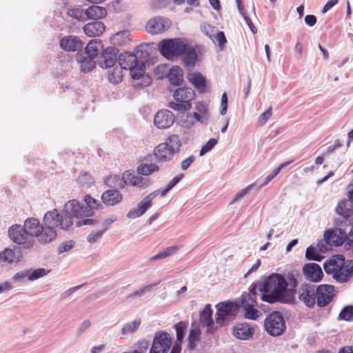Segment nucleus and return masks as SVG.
Segmentation results:
<instances>
[{
	"instance_id": "34",
	"label": "nucleus",
	"mask_w": 353,
	"mask_h": 353,
	"mask_svg": "<svg viewBox=\"0 0 353 353\" xmlns=\"http://www.w3.org/2000/svg\"><path fill=\"white\" fill-rule=\"evenodd\" d=\"M212 314V310L210 305H207L200 314V321L203 326L207 327L208 331H210L214 325Z\"/></svg>"
},
{
	"instance_id": "31",
	"label": "nucleus",
	"mask_w": 353,
	"mask_h": 353,
	"mask_svg": "<svg viewBox=\"0 0 353 353\" xmlns=\"http://www.w3.org/2000/svg\"><path fill=\"white\" fill-rule=\"evenodd\" d=\"M86 20H97L105 17L107 14V10L105 8L99 6H92L85 10Z\"/></svg>"
},
{
	"instance_id": "16",
	"label": "nucleus",
	"mask_w": 353,
	"mask_h": 353,
	"mask_svg": "<svg viewBox=\"0 0 353 353\" xmlns=\"http://www.w3.org/2000/svg\"><path fill=\"white\" fill-rule=\"evenodd\" d=\"M171 21L165 17H156L150 19L146 26L145 29L148 32L157 34L161 33L170 28Z\"/></svg>"
},
{
	"instance_id": "42",
	"label": "nucleus",
	"mask_w": 353,
	"mask_h": 353,
	"mask_svg": "<svg viewBox=\"0 0 353 353\" xmlns=\"http://www.w3.org/2000/svg\"><path fill=\"white\" fill-rule=\"evenodd\" d=\"M158 170V166L153 163L141 164L137 168V173L142 176H148Z\"/></svg>"
},
{
	"instance_id": "12",
	"label": "nucleus",
	"mask_w": 353,
	"mask_h": 353,
	"mask_svg": "<svg viewBox=\"0 0 353 353\" xmlns=\"http://www.w3.org/2000/svg\"><path fill=\"white\" fill-rule=\"evenodd\" d=\"M265 331L273 336L281 335L285 330V322L279 312H273L268 315L264 322Z\"/></svg>"
},
{
	"instance_id": "2",
	"label": "nucleus",
	"mask_w": 353,
	"mask_h": 353,
	"mask_svg": "<svg viewBox=\"0 0 353 353\" xmlns=\"http://www.w3.org/2000/svg\"><path fill=\"white\" fill-rule=\"evenodd\" d=\"M63 211L66 219L72 221V225L74 224L77 228L94 223V221L90 218V210L76 199L68 201L64 205Z\"/></svg>"
},
{
	"instance_id": "6",
	"label": "nucleus",
	"mask_w": 353,
	"mask_h": 353,
	"mask_svg": "<svg viewBox=\"0 0 353 353\" xmlns=\"http://www.w3.org/2000/svg\"><path fill=\"white\" fill-rule=\"evenodd\" d=\"M105 183L108 186L116 188H123L125 185L144 188L149 185L150 181L148 179L140 176L137 172L126 170L123 172L122 178L117 175L110 176L106 179Z\"/></svg>"
},
{
	"instance_id": "19",
	"label": "nucleus",
	"mask_w": 353,
	"mask_h": 353,
	"mask_svg": "<svg viewBox=\"0 0 353 353\" xmlns=\"http://www.w3.org/2000/svg\"><path fill=\"white\" fill-rule=\"evenodd\" d=\"M317 304L325 306L329 303L334 295V287L330 285H321L315 292Z\"/></svg>"
},
{
	"instance_id": "54",
	"label": "nucleus",
	"mask_w": 353,
	"mask_h": 353,
	"mask_svg": "<svg viewBox=\"0 0 353 353\" xmlns=\"http://www.w3.org/2000/svg\"><path fill=\"white\" fill-rule=\"evenodd\" d=\"M155 284H150L145 285L141 288L140 290L136 291L132 296H143L148 295L153 290Z\"/></svg>"
},
{
	"instance_id": "52",
	"label": "nucleus",
	"mask_w": 353,
	"mask_h": 353,
	"mask_svg": "<svg viewBox=\"0 0 353 353\" xmlns=\"http://www.w3.org/2000/svg\"><path fill=\"white\" fill-rule=\"evenodd\" d=\"M272 115V108L270 107L265 112L259 115L257 119L258 124L260 126L264 125Z\"/></svg>"
},
{
	"instance_id": "37",
	"label": "nucleus",
	"mask_w": 353,
	"mask_h": 353,
	"mask_svg": "<svg viewBox=\"0 0 353 353\" xmlns=\"http://www.w3.org/2000/svg\"><path fill=\"white\" fill-rule=\"evenodd\" d=\"M189 81L193 84L197 89L203 90L205 86V77L199 72H192L188 75Z\"/></svg>"
},
{
	"instance_id": "13",
	"label": "nucleus",
	"mask_w": 353,
	"mask_h": 353,
	"mask_svg": "<svg viewBox=\"0 0 353 353\" xmlns=\"http://www.w3.org/2000/svg\"><path fill=\"white\" fill-rule=\"evenodd\" d=\"M8 236L14 243L29 249L32 248V241L30 240L28 234L26 232L24 225L15 224L9 228Z\"/></svg>"
},
{
	"instance_id": "1",
	"label": "nucleus",
	"mask_w": 353,
	"mask_h": 353,
	"mask_svg": "<svg viewBox=\"0 0 353 353\" xmlns=\"http://www.w3.org/2000/svg\"><path fill=\"white\" fill-rule=\"evenodd\" d=\"M295 285L294 279H286L280 274L273 273L259 284V290L266 293L261 295V299L270 303L276 301L290 303L294 296Z\"/></svg>"
},
{
	"instance_id": "23",
	"label": "nucleus",
	"mask_w": 353,
	"mask_h": 353,
	"mask_svg": "<svg viewBox=\"0 0 353 353\" xmlns=\"http://www.w3.org/2000/svg\"><path fill=\"white\" fill-rule=\"evenodd\" d=\"M181 56L186 68L192 69L195 67L196 63L198 61V54L196 50L193 47L186 43L185 48Z\"/></svg>"
},
{
	"instance_id": "36",
	"label": "nucleus",
	"mask_w": 353,
	"mask_h": 353,
	"mask_svg": "<svg viewBox=\"0 0 353 353\" xmlns=\"http://www.w3.org/2000/svg\"><path fill=\"white\" fill-rule=\"evenodd\" d=\"M168 71V77L172 84L178 85L183 81V72L179 66H173Z\"/></svg>"
},
{
	"instance_id": "35",
	"label": "nucleus",
	"mask_w": 353,
	"mask_h": 353,
	"mask_svg": "<svg viewBox=\"0 0 353 353\" xmlns=\"http://www.w3.org/2000/svg\"><path fill=\"white\" fill-rule=\"evenodd\" d=\"M336 212L338 214L343 216L344 221H341V224L345 225V221H347V223L348 224L349 221L353 224V218L347 219L352 214V210L347 206V201H341L339 203L338 206L336 208Z\"/></svg>"
},
{
	"instance_id": "45",
	"label": "nucleus",
	"mask_w": 353,
	"mask_h": 353,
	"mask_svg": "<svg viewBox=\"0 0 353 353\" xmlns=\"http://www.w3.org/2000/svg\"><path fill=\"white\" fill-rule=\"evenodd\" d=\"M237 8L239 13L243 17L247 25L249 26L250 30L253 34H256L257 32L256 28L254 26L250 19L247 16L245 12L244 11L243 6L242 5L241 0H236Z\"/></svg>"
},
{
	"instance_id": "57",
	"label": "nucleus",
	"mask_w": 353,
	"mask_h": 353,
	"mask_svg": "<svg viewBox=\"0 0 353 353\" xmlns=\"http://www.w3.org/2000/svg\"><path fill=\"white\" fill-rule=\"evenodd\" d=\"M217 140L215 139H210L200 150V156H203L207 152H210L217 143Z\"/></svg>"
},
{
	"instance_id": "48",
	"label": "nucleus",
	"mask_w": 353,
	"mask_h": 353,
	"mask_svg": "<svg viewBox=\"0 0 353 353\" xmlns=\"http://www.w3.org/2000/svg\"><path fill=\"white\" fill-rule=\"evenodd\" d=\"M165 143L169 146L173 154L178 152L181 147V141L179 137L174 134L170 136Z\"/></svg>"
},
{
	"instance_id": "49",
	"label": "nucleus",
	"mask_w": 353,
	"mask_h": 353,
	"mask_svg": "<svg viewBox=\"0 0 353 353\" xmlns=\"http://www.w3.org/2000/svg\"><path fill=\"white\" fill-rule=\"evenodd\" d=\"M290 163V161H287L281 163L277 168L274 169L270 174H269L265 179L263 183H262L259 188L267 185L270 181H271L285 167Z\"/></svg>"
},
{
	"instance_id": "50",
	"label": "nucleus",
	"mask_w": 353,
	"mask_h": 353,
	"mask_svg": "<svg viewBox=\"0 0 353 353\" xmlns=\"http://www.w3.org/2000/svg\"><path fill=\"white\" fill-rule=\"evenodd\" d=\"M104 232V230L101 229L93 230L88 235L87 241L91 244L97 243L102 238Z\"/></svg>"
},
{
	"instance_id": "3",
	"label": "nucleus",
	"mask_w": 353,
	"mask_h": 353,
	"mask_svg": "<svg viewBox=\"0 0 353 353\" xmlns=\"http://www.w3.org/2000/svg\"><path fill=\"white\" fill-rule=\"evenodd\" d=\"M324 269L337 281L345 282L353 273V260L345 261L343 256L335 255L325 263Z\"/></svg>"
},
{
	"instance_id": "22",
	"label": "nucleus",
	"mask_w": 353,
	"mask_h": 353,
	"mask_svg": "<svg viewBox=\"0 0 353 353\" xmlns=\"http://www.w3.org/2000/svg\"><path fill=\"white\" fill-rule=\"evenodd\" d=\"M60 46L65 51L74 52L82 48L83 42L77 36L68 35L60 40Z\"/></svg>"
},
{
	"instance_id": "55",
	"label": "nucleus",
	"mask_w": 353,
	"mask_h": 353,
	"mask_svg": "<svg viewBox=\"0 0 353 353\" xmlns=\"http://www.w3.org/2000/svg\"><path fill=\"white\" fill-rule=\"evenodd\" d=\"M341 319L346 321H353V307L347 306L340 313Z\"/></svg>"
},
{
	"instance_id": "24",
	"label": "nucleus",
	"mask_w": 353,
	"mask_h": 353,
	"mask_svg": "<svg viewBox=\"0 0 353 353\" xmlns=\"http://www.w3.org/2000/svg\"><path fill=\"white\" fill-rule=\"evenodd\" d=\"M197 112H194L193 117L188 116L187 119L183 122L185 128H190L194 124L193 119L203 123L206 121L207 107L205 104L200 103L196 106Z\"/></svg>"
},
{
	"instance_id": "43",
	"label": "nucleus",
	"mask_w": 353,
	"mask_h": 353,
	"mask_svg": "<svg viewBox=\"0 0 353 353\" xmlns=\"http://www.w3.org/2000/svg\"><path fill=\"white\" fill-rule=\"evenodd\" d=\"M29 270V281H34L41 278L47 276L50 272V270L47 268H37L34 270L30 269Z\"/></svg>"
},
{
	"instance_id": "38",
	"label": "nucleus",
	"mask_w": 353,
	"mask_h": 353,
	"mask_svg": "<svg viewBox=\"0 0 353 353\" xmlns=\"http://www.w3.org/2000/svg\"><path fill=\"white\" fill-rule=\"evenodd\" d=\"M201 331L199 325L196 323H193L191 325L190 334L188 336V341L190 347H194L196 342L199 340Z\"/></svg>"
},
{
	"instance_id": "44",
	"label": "nucleus",
	"mask_w": 353,
	"mask_h": 353,
	"mask_svg": "<svg viewBox=\"0 0 353 353\" xmlns=\"http://www.w3.org/2000/svg\"><path fill=\"white\" fill-rule=\"evenodd\" d=\"M237 8L239 13L243 17L247 25L249 26L250 30L253 34H256L257 32L256 28L254 26L250 19L247 16L245 12L244 11L243 6L242 5L241 0H236Z\"/></svg>"
},
{
	"instance_id": "62",
	"label": "nucleus",
	"mask_w": 353,
	"mask_h": 353,
	"mask_svg": "<svg viewBox=\"0 0 353 353\" xmlns=\"http://www.w3.org/2000/svg\"><path fill=\"white\" fill-rule=\"evenodd\" d=\"M155 72L158 78H163L164 76L167 75L168 72V67L166 65H159L156 68Z\"/></svg>"
},
{
	"instance_id": "60",
	"label": "nucleus",
	"mask_w": 353,
	"mask_h": 353,
	"mask_svg": "<svg viewBox=\"0 0 353 353\" xmlns=\"http://www.w3.org/2000/svg\"><path fill=\"white\" fill-rule=\"evenodd\" d=\"M26 278L29 281V270H22L17 272L13 276L12 280L14 282H22Z\"/></svg>"
},
{
	"instance_id": "4",
	"label": "nucleus",
	"mask_w": 353,
	"mask_h": 353,
	"mask_svg": "<svg viewBox=\"0 0 353 353\" xmlns=\"http://www.w3.org/2000/svg\"><path fill=\"white\" fill-rule=\"evenodd\" d=\"M139 50L136 54L130 53H122L119 56L118 64L123 70L130 71V75L134 79H143L142 85H148L150 83V79L148 76H145L144 61L139 60Z\"/></svg>"
},
{
	"instance_id": "5",
	"label": "nucleus",
	"mask_w": 353,
	"mask_h": 353,
	"mask_svg": "<svg viewBox=\"0 0 353 353\" xmlns=\"http://www.w3.org/2000/svg\"><path fill=\"white\" fill-rule=\"evenodd\" d=\"M43 223L47 232L46 234L51 241L57 238L60 230H66L72 225V221L63 217L57 209L46 212Z\"/></svg>"
},
{
	"instance_id": "18",
	"label": "nucleus",
	"mask_w": 353,
	"mask_h": 353,
	"mask_svg": "<svg viewBox=\"0 0 353 353\" xmlns=\"http://www.w3.org/2000/svg\"><path fill=\"white\" fill-rule=\"evenodd\" d=\"M174 116L168 110L158 111L154 117V124L159 129H167L173 125Z\"/></svg>"
},
{
	"instance_id": "51",
	"label": "nucleus",
	"mask_w": 353,
	"mask_h": 353,
	"mask_svg": "<svg viewBox=\"0 0 353 353\" xmlns=\"http://www.w3.org/2000/svg\"><path fill=\"white\" fill-rule=\"evenodd\" d=\"M211 40L214 43L218 44L219 46L222 48L223 46L226 43L227 40L225 37L223 32L218 31L214 34L212 39Z\"/></svg>"
},
{
	"instance_id": "9",
	"label": "nucleus",
	"mask_w": 353,
	"mask_h": 353,
	"mask_svg": "<svg viewBox=\"0 0 353 353\" xmlns=\"http://www.w3.org/2000/svg\"><path fill=\"white\" fill-rule=\"evenodd\" d=\"M186 43L183 39H164L159 43V50L165 58L173 60L182 54Z\"/></svg>"
},
{
	"instance_id": "21",
	"label": "nucleus",
	"mask_w": 353,
	"mask_h": 353,
	"mask_svg": "<svg viewBox=\"0 0 353 353\" xmlns=\"http://www.w3.org/2000/svg\"><path fill=\"white\" fill-rule=\"evenodd\" d=\"M21 252L19 250L6 248L0 252V263L17 265L21 260Z\"/></svg>"
},
{
	"instance_id": "32",
	"label": "nucleus",
	"mask_w": 353,
	"mask_h": 353,
	"mask_svg": "<svg viewBox=\"0 0 353 353\" xmlns=\"http://www.w3.org/2000/svg\"><path fill=\"white\" fill-rule=\"evenodd\" d=\"M103 46L100 40H92L86 46L85 53L95 59L98 54L102 52Z\"/></svg>"
},
{
	"instance_id": "14",
	"label": "nucleus",
	"mask_w": 353,
	"mask_h": 353,
	"mask_svg": "<svg viewBox=\"0 0 353 353\" xmlns=\"http://www.w3.org/2000/svg\"><path fill=\"white\" fill-rule=\"evenodd\" d=\"M172 345V338L167 332L157 333L150 353H167Z\"/></svg>"
},
{
	"instance_id": "20",
	"label": "nucleus",
	"mask_w": 353,
	"mask_h": 353,
	"mask_svg": "<svg viewBox=\"0 0 353 353\" xmlns=\"http://www.w3.org/2000/svg\"><path fill=\"white\" fill-rule=\"evenodd\" d=\"M118 50L113 47L106 48L103 51L100 61H99V65L102 68H110L117 64Z\"/></svg>"
},
{
	"instance_id": "25",
	"label": "nucleus",
	"mask_w": 353,
	"mask_h": 353,
	"mask_svg": "<svg viewBox=\"0 0 353 353\" xmlns=\"http://www.w3.org/2000/svg\"><path fill=\"white\" fill-rule=\"evenodd\" d=\"M303 272L307 279L313 282L319 281L323 276L321 267L314 263L305 265Z\"/></svg>"
},
{
	"instance_id": "30",
	"label": "nucleus",
	"mask_w": 353,
	"mask_h": 353,
	"mask_svg": "<svg viewBox=\"0 0 353 353\" xmlns=\"http://www.w3.org/2000/svg\"><path fill=\"white\" fill-rule=\"evenodd\" d=\"M299 299L303 301L306 305L310 307L314 305L316 301L315 291L310 287H304L299 291Z\"/></svg>"
},
{
	"instance_id": "26",
	"label": "nucleus",
	"mask_w": 353,
	"mask_h": 353,
	"mask_svg": "<svg viewBox=\"0 0 353 353\" xmlns=\"http://www.w3.org/2000/svg\"><path fill=\"white\" fill-rule=\"evenodd\" d=\"M101 200L105 205L112 206L121 201L122 195L117 190H108L103 193Z\"/></svg>"
},
{
	"instance_id": "56",
	"label": "nucleus",
	"mask_w": 353,
	"mask_h": 353,
	"mask_svg": "<svg viewBox=\"0 0 353 353\" xmlns=\"http://www.w3.org/2000/svg\"><path fill=\"white\" fill-rule=\"evenodd\" d=\"M84 201L86 204V207L91 211V216L92 215V210L97 209L99 207V202L91 197L90 195H86L84 198Z\"/></svg>"
},
{
	"instance_id": "11",
	"label": "nucleus",
	"mask_w": 353,
	"mask_h": 353,
	"mask_svg": "<svg viewBox=\"0 0 353 353\" xmlns=\"http://www.w3.org/2000/svg\"><path fill=\"white\" fill-rule=\"evenodd\" d=\"M194 97V92L190 88H179L174 93V101L170 102V108L176 111H184L191 108L190 101Z\"/></svg>"
},
{
	"instance_id": "28",
	"label": "nucleus",
	"mask_w": 353,
	"mask_h": 353,
	"mask_svg": "<svg viewBox=\"0 0 353 353\" xmlns=\"http://www.w3.org/2000/svg\"><path fill=\"white\" fill-rule=\"evenodd\" d=\"M77 60L80 64L81 69L83 72H90L96 65L94 59L87 55L85 52L78 54L77 55Z\"/></svg>"
},
{
	"instance_id": "63",
	"label": "nucleus",
	"mask_w": 353,
	"mask_h": 353,
	"mask_svg": "<svg viewBox=\"0 0 353 353\" xmlns=\"http://www.w3.org/2000/svg\"><path fill=\"white\" fill-rule=\"evenodd\" d=\"M228 110V97L226 93H223L221 97V110L220 113L222 115H224L226 114Z\"/></svg>"
},
{
	"instance_id": "58",
	"label": "nucleus",
	"mask_w": 353,
	"mask_h": 353,
	"mask_svg": "<svg viewBox=\"0 0 353 353\" xmlns=\"http://www.w3.org/2000/svg\"><path fill=\"white\" fill-rule=\"evenodd\" d=\"M177 250V247L173 246V247H169L165 249L164 250L160 252L157 255L154 256V259H162L167 257L168 256L172 255Z\"/></svg>"
},
{
	"instance_id": "40",
	"label": "nucleus",
	"mask_w": 353,
	"mask_h": 353,
	"mask_svg": "<svg viewBox=\"0 0 353 353\" xmlns=\"http://www.w3.org/2000/svg\"><path fill=\"white\" fill-rule=\"evenodd\" d=\"M130 40V33L126 30L117 32L111 37V42L114 45H123Z\"/></svg>"
},
{
	"instance_id": "64",
	"label": "nucleus",
	"mask_w": 353,
	"mask_h": 353,
	"mask_svg": "<svg viewBox=\"0 0 353 353\" xmlns=\"http://www.w3.org/2000/svg\"><path fill=\"white\" fill-rule=\"evenodd\" d=\"M74 246V243L72 241H68L63 243L59 247V251L60 253L68 252Z\"/></svg>"
},
{
	"instance_id": "39",
	"label": "nucleus",
	"mask_w": 353,
	"mask_h": 353,
	"mask_svg": "<svg viewBox=\"0 0 353 353\" xmlns=\"http://www.w3.org/2000/svg\"><path fill=\"white\" fill-rule=\"evenodd\" d=\"M67 14L78 21H86V14L85 11L84 12L83 9L79 7L72 8L69 7L66 8Z\"/></svg>"
},
{
	"instance_id": "7",
	"label": "nucleus",
	"mask_w": 353,
	"mask_h": 353,
	"mask_svg": "<svg viewBox=\"0 0 353 353\" xmlns=\"http://www.w3.org/2000/svg\"><path fill=\"white\" fill-rule=\"evenodd\" d=\"M174 187L170 181L164 189H158L144 197L137 207L130 210L127 216L130 219H136L142 216L151 206L152 201L158 195L164 197L166 194Z\"/></svg>"
},
{
	"instance_id": "27",
	"label": "nucleus",
	"mask_w": 353,
	"mask_h": 353,
	"mask_svg": "<svg viewBox=\"0 0 353 353\" xmlns=\"http://www.w3.org/2000/svg\"><path fill=\"white\" fill-rule=\"evenodd\" d=\"M83 30L88 37H99L104 32L105 26L103 22L97 21L86 24Z\"/></svg>"
},
{
	"instance_id": "17",
	"label": "nucleus",
	"mask_w": 353,
	"mask_h": 353,
	"mask_svg": "<svg viewBox=\"0 0 353 353\" xmlns=\"http://www.w3.org/2000/svg\"><path fill=\"white\" fill-rule=\"evenodd\" d=\"M256 325L248 323H239L233 327V335L239 340H250L255 332Z\"/></svg>"
},
{
	"instance_id": "15",
	"label": "nucleus",
	"mask_w": 353,
	"mask_h": 353,
	"mask_svg": "<svg viewBox=\"0 0 353 353\" xmlns=\"http://www.w3.org/2000/svg\"><path fill=\"white\" fill-rule=\"evenodd\" d=\"M254 294H245L242 296L241 300V306L245 311V317L251 320H256L261 316V312L255 309L256 301L253 298Z\"/></svg>"
},
{
	"instance_id": "33",
	"label": "nucleus",
	"mask_w": 353,
	"mask_h": 353,
	"mask_svg": "<svg viewBox=\"0 0 353 353\" xmlns=\"http://www.w3.org/2000/svg\"><path fill=\"white\" fill-rule=\"evenodd\" d=\"M108 77L110 82L118 83L122 81L123 69L119 64L108 68Z\"/></svg>"
},
{
	"instance_id": "29",
	"label": "nucleus",
	"mask_w": 353,
	"mask_h": 353,
	"mask_svg": "<svg viewBox=\"0 0 353 353\" xmlns=\"http://www.w3.org/2000/svg\"><path fill=\"white\" fill-rule=\"evenodd\" d=\"M154 154L157 159L163 161L170 160L174 155L165 143L159 144L154 150Z\"/></svg>"
},
{
	"instance_id": "61",
	"label": "nucleus",
	"mask_w": 353,
	"mask_h": 353,
	"mask_svg": "<svg viewBox=\"0 0 353 353\" xmlns=\"http://www.w3.org/2000/svg\"><path fill=\"white\" fill-rule=\"evenodd\" d=\"M305 256L310 260H321V258L318 256L316 250L312 247H310L307 249Z\"/></svg>"
},
{
	"instance_id": "47",
	"label": "nucleus",
	"mask_w": 353,
	"mask_h": 353,
	"mask_svg": "<svg viewBox=\"0 0 353 353\" xmlns=\"http://www.w3.org/2000/svg\"><path fill=\"white\" fill-rule=\"evenodd\" d=\"M78 183L84 189L90 188L94 183V180L87 173L81 174L78 178Z\"/></svg>"
},
{
	"instance_id": "59",
	"label": "nucleus",
	"mask_w": 353,
	"mask_h": 353,
	"mask_svg": "<svg viewBox=\"0 0 353 353\" xmlns=\"http://www.w3.org/2000/svg\"><path fill=\"white\" fill-rule=\"evenodd\" d=\"M124 5L119 1H113L108 4V9L110 11L114 12H119L123 10Z\"/></svg>"
},
{
	"instance_id": "53",
	"label": "nucleus",
	"mask_w": 353,
	"mask_h": 353,
	"mask_svg": "<svg viewBox=\"0 0 353 353\" xmlns=\"http://www.w3.org/2000/svg\"><path fill=\"white\" fill-rule=\"evenodd\" d=\"M201 30L202 32L208 36L210 39H212L214 34L217 32L216 28L206 23L201 24Z\"/></svg>"
},
{
	"instance_id": "41",
	"label": "nucleus",
	"mask_w": 353,
	"mask_h": 353,
	"mask_svg": "<svg viewBox=\"0 0 353 353\" xmlns=\"http://www.w3.org/2000/svg\"><path fill=\"white\" fill-rule=\"evenodd\" d=\"M141 319L136 318L132 321L125 323L122 327L121 332L123 335H128L136 332L141 325Z\"/></svg>"
},
{
	"instance_id": "46",
	"label": "nucleus",
	"mask_w": 353,
	"mask_h": 353,
	"mask_svg": "<svg viewBox=\"0 0 353 353\" xmlns=\"http://www.w3.org/2000/svg\"><path fill=\"white\" fill-rule=\"evenodd\" d=\"M174 327L176 332V341L177 342H181L185 336L188 323L185 321H181L176 324Z\"/></svg>"
},
{
	"instance_id": "10",
	"label": "nucleus",
	"mask_w": 353,
	"mask_h": 353,
	"mask_svg": "<svg viewBox=\"0 0 353 353\" xmlns=\"http://www.w3.org/2000/svg\"><path fill=\"white\" fill-rule=\"evenodd\" d=\"M241 305L238 302L227 301L216 305V323L223 326L230 322L236 315Z\"/></svg>"
},
{
	"instance_id": "8",
	"label": "nucleus",
	"mask_w": 353,
	"mask_h": 353,
	"mask_svg": "<svg viewBox=\"0 0 353 353\" xmlns=\"http://www.w3.org/2000/svg\"><path fill=\"white\" fill-rule=\"evenodd\" d=\"M26 228V232L28 234L30 240L32 241V246L38 241L41 243H48L51 242L48 236H46L43 223L36 218H28L23 223Z\"/></svg>"
}]
</instances>
